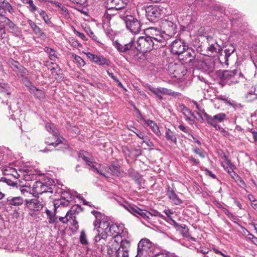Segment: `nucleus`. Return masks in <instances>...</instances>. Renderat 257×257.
<instances>
[{"label":"nucleus","mask_w":257,"mask_h":257,"mask_svg":"<svg viewBox=\"0 0 257 257\" xmlns=\"http://www.w3.org/2000/svg\"><path fill=\"white\" fill-rule=\"evenodd\" d=\"M165 39L160 34H152V36L140 37L133 48L143 53L150 52L153 49H159L166 46Z\"/></svg>","instance_id":"nucleus-1"},{"label":"nucleus","mask_w":257,"mask_h":257,"mask_svg":"<svg viewBox=\"0 0 257 257\" xmlns=\"http://www.w3.org/2000/svg\"><path fill=\"white\" fill-rule=\"evenodd\" d=\"M107 246V253L110 257H128L130 242L122 239L121 236H117L110 240Z\"/></svg>","instance_id":"nucleus-2"},{"label":"nucleus","mask_w":257,"mask_h":257,"mask_svg":"<svg viewBox=\"0 0 257 257\" xmlns=\"http://www.w3.org/2000/svg\"><path fill=\"white\" fill-rule=\"evenodd\" d=\"M119 17L125 23L126 28L131 33L138 34L141 30V22L134 16L131 15V13L127 10H122L118 12Z\"/></svg>","instance_id":"nucleus-3"},{"label":"nucleus","mask_w":257,"mask_h":257,"mask_svg":"<svg viewBox=\"0 0 257 257\" xmlns=\"http://www.w3.org/2000/svg\"><path fill=\"white\" fill-rule=\"evenodd\" d=\"M156 247L149 239H141L138 244L136 257H152L156 253Z\"/></svg>","instance_id":"nucleus-4"},{"label":"nucleus","mask_w":257,"mask_h":257,"mask_svg":"<svg viewBox=\"0 0 257 257\" xmlns=\"http://www.w3.org/2000/svg\"><path fill=\"white\" fill-rule=\"evenodd\" d=\"M161 28L162 32H157L155 30L156 34H160L165 40L166 45L167 44V41L170 37H173L177 32V26L172 21L168 19H163L161 22Z\"/></svg>","instance_id":"nucleus-5"},{"label":"nucleus","mask_w":257,"mask_h":257,"mask_svg":"<svg viewBox=\"0 0 257 257\" xmlns=\"http://www.w3.org/2000/svg\"><path fill=\"white\" fill-rule=\"evenodd\" d=\"M220 77L226 83L231 85L239 82H243L245 78L241 72L237 69L224 70Z\"/></svg>","instance_id":"nucleus-6"},{"label":"nucleus","mask_w":257,"mask_h":257,"mask_svg":"<svg viewBox=\"0 0 257 257\" xmlns=\"http://www.w3.org/2000/svg\"><path fill=\"white\" fill-rule=\"evenodd\" d=\"M25 206L28 209L29 214L34 216L39 214L44 208L45 203L39 199V196L31 199L25 200Z\"/></svg>","instance_id":"nucleus-7"},{"label":"nucleus","mask_w":257,"mask_h":257,"mask_svg":"<svg viewBox=\"0 0 257 257\" xmlns=\"http://www.w3.org/2000/svg\"><path fill=\"white\" fill-rule=\"evenodd\" d=\"M202 38H206V45L203 46L204 47L203 55L207 56H212L216 55L218 53H220V51H222V49L220 46L216 43H211V41L213 40V39L210 36L207 37H201Z\"/></svg>","instance_id":"nucleus-8"},{"label":"nucleus","mask_w":257,"mask_h":257,"mask_svg":"<svg viewBox=\"0 0 257 257\" xmlns=\"http://www.w3.org/2000/svg\"><path fill=\"white\" fill-rule=\"evenodd\" d=\"M122 205L126 210L132 214L136 216H140L143 218L146 219L148 221H149L150 220V215H151L150 212L145 210L141 209L137 206L133 204H130L127 202H124Z\"/></svg>","instance_id":"nucleus-9"},{"label":"nucleus","mask_w":257,"mask_h":257,"mask_svg":"<svg viewBox=\"0 0 257 257\" xmlns=\"http://www.w3.org/2000/svg\"><path fill=\"white\" fill-rule=\"evenodd\" d=\"M166 10L157 6H150L146 9V15L150 21H155L157 18H161L165 14Z\"/></svg>","instance_id":"nucleus-10"},{"label":"nucleus","mask_w":257,"mask_h":257,"mask_svg":"<svg viewBox=\"0 0 257 257\" xmlns=\"http://www.w3.org/2000/svg\"><path fill=\"white\" fill-rule=\"evenodd\" d=\"M204 116L207 123L211 126L215 128L216 130L219 129L220 126L218 123L223 122L226 119V114L224 113L220 112L213 116L208 114L203 110Z\"/></svg>","instance_id":"nucleus-11"},{"label":"nucleus","mask_w":257,"mask_h":257,"mask_svg":"<svg viewBox=\"0 0 257 257\" xmlns=\"http://www.w3.org/2000/svg\"><path fill=\"white\" fill-rule=\"evenodd\" d=\"M33 191L35 197H37L43 193L50 192L52 193L53 190L50 184L43 183L41 181H36L33 186Z\"/></svg>","instance_id":"nucleus-12"},{"label":"nucleus","mask_w":257,"mask_h":257,"mask_svg":"<svg viewBox=\"0 0 257 257\" xmlns=\"http://www.w3.org/2000/svg\"><path fill=\"white\" fill-rule=\"evenodd\" d=\"M149 89L152 93L157 95L160 100L163 99L162 95H168L175 97L178 96L180 95V93L179 92H174L171 89L164 87L154 88L149 86Z\"/></svg>","instance_id":"nucleus-13"},{"label":"nucleus","mask_w":257,"mask_h":257,"mask_svg":"<svg viewBox=\"0 0 257 257\" xmlns=\"http://www.w3.org/2000/svg\"><path fill=\"white\" fill-rule=\"evenodd\" d=\"M169 72L174 74L175 77H180L185 75L186 70L185 67L180 64L170 63L168 66Z\"/></svg>","instance_id":"nucleus-14"},{"label":"nucleus","mask_w":257,"mask_h":257,"mask_svg":"<svg viewBox=\"0 0 257 257\" xmlns=\"http://www.w3.org/2000/svg\"><path fill=\"white\" fill-rule=\"evenodd\" d=\"M186 48H187V45H185L183 41L180 39H176L171 44V53L178 56Z\"/></svg>","instance_id":"nucleus-15"},{"label":"nucleus","mask_w":257,"mask_h":257,"mask_svg":"<svg viewBox=\"0 0 257 257\" xmlns=\"http://www.w3.org/2000/svg\"><path fill=\"white\" fill-rule=\"evenodd\" d=\"M195 56L196 53L194 50L187 46V48L178 56V58L185 63H191L194 61Z\"/></svg>","instance_id":"nucleus-16"},{"label":"nucleus","mask_w":257,"mask_h":257,"mask_svg":"<svg viewBox=\"0 0 257 257\" xmlns=\"http://www.w3.org/2000/svg\"><path fill=\"white\" fill-rule=\"evenodd\" d=\"M127 0H106V8L107 9L119 10L121 11L122 10H126L125 6L126 5Z\"/></svg>","instance_id":"nucleus-17"},{"label":"nucleus","mask_w":257,"mask_h":257,"mask_svg":"<svg viewBox=\"0 0 257 257\" xmlns=\"http://www.w3.org/2000/svg\"><path fill=\"white\" fill-rule=\"evenodd\" d=\"M87 57L94 63L99 65H106L109 66L110 61L109 60L107 59L102 55H96L93 54L91 53L90 52H88L86 54Z\"/></svg>","instance_id":"nucleus-18"},{"label":"nucleus","mask_w":257,"mask_h":257,"mask_svg":"<svg viewBox=\"0 0 257 257\" xmlns=\"http://www.w3.org/2000/svg\"><path fill=\"white\" fill-rule=\"evenodd\" d=\"M10 64L11 68L17 73L18 76L25 79L24 76L27 74L28 71L24 67L21 65L19 62L15 61L13 59L10 61Z\"/></svg>","instance_id":"nucleus-19"},{"label":"nucleus","mask_w":257,"mask_h":257,"mask_svg":"<svg viewBox=\"0 0 257 257\" xmlns=\"http://www.w3.org/2000/svg\"><path fill=\"white\" fill-rule=\"evenodd\" d=\"M123 228L124 226L122 224L118 225L114 224L110 225L108 230V236H112V237L108 239L109 240V241H110V240H112L115 236H121L120 233H123Z\"/></svg>","instance_id":"nucleus-20"},{"label":"nucleus","mask_w":257,"mask_h":257,"mask_svg":"<svg viewBox=\"0 0 257 257\" xmlns=\"http://www.w3.org/2000/svg\"><path fill=\"white\" fill-rule=\"evenodd\" d=\"M134 40L132 39L131 41L126 44H121L118 40L113 42V45L119 53H126L134 47Z\"/></svg>","instance_id":"nucleus-21"},{"label":"nucleus","mask_w":257,"mask_h":257,"mask_svg":"<svg viewBox=\"0 0 257 257\" xmlns=\"http://www.w3.org/2000/svg\"><path fill=\"white\" fill-rule=\"evenodd\" d=\"M137 111L139 115L138 118H139L141 121L144 122L145 124H146L147 126H149L155 134L159 135L160 133V131L157 124L153 120H146L143 117L139 109H137Z\"/></svg>","instance_id":"nucleus-22"},{"label":"nucleus","mask_w":257,"mask_h":257,"mask_svg":"<svg viewBox=\"0 0 257 257\" xmlns=\"http://www.w3.org/2000/svg\"><path fill=\"white\" fill-rule=\"evenodd\" d=\"M24 201L21 196H9L7 199L6 204L11 208H16L22 205Z\"/></svg>","instance_id":"nucleus-23"},{"label":"nucleus","mask_w":257,"mask_h":257,"mask_svg":"<svg viewBox=\"0 0 257 257\" xmlns=\"http://www.w3.org/2000/svg\"><path fill=\"white\" fill-rule=\"evenodd\" d=\"M0 98H2L3 96H4L6 98V100H2V102L7 104L11 92L9 84L4 82L3 80H2V82H0Z\"/></svg>","instance_id":"nucleus-24"},{"label":"nucleus","mask_w":257,"mask_h":257,"mask_svg":"<svg viewBox=\"0 0 257 257\" xmlns=\"http://www.w3.org/2000/svg\"><path fill=\"white\" fill-rule=\"evenodd\" d=\"M107 237L105 234L98 233L94 237V244L100 251H102L106 246Z\"/></svg>","instance_id":"nucleus-25"},{"label":"nucleus","mask_w":257,"mask_h":257,"mask_svg":"<svg viewBox=\"0 0 257 257\" xmlns=\"http://www.w3.org/2000/svg\"><path fill=\"white\" fill-rule=\"evenodd\" d=\"M80 209V206L78 205H75L73 206L71 209L68 211L64 217H58L59 221L63 223H67L69 220V217H74V214L76 212H78V209Z\"/></svg>","instance_id":"nucleus-26"},{"label":"nucleus","mask_w":257,"mask_h":257,"mask_svg":"<svg viewBox=\"0 0 257 257\" xmlns=\"http://www.w3.org/2000/svg\"><path fill=\"white\" fill-rule=\"evenodd\" d=\"M110 225L109 222L105 219V220H102L101 222H99L96 229H97L98 233L102 235L105 234V235L108 236V230Z\"/></svg>","instance_id":"nucleus-27"},{"label":"nucleus","mask_w":257,"mask_h":257,"mask_svg":"<svg viewBox=\"0 0 257 257\" xmlns=\"http://www.w3.org/2000/svg\"><path fill=\"white\" fill-rule=\"evenodd\" d=\"M61 199L60 204L63 206H67L70 202L73 199V196L67 191H63L61 194Z\"/></svg>","instance_id":"nucleus-28"},{"label":"nucleus","mask_w":257,"mask_h":257,"mask_svg":"<svg viewBox=\"0 0 257 257\" xmlns=\"http://www.w3.org/2000/svg\"><path fill=\"white\" fill-rule=\"evenodd\" d=\"M28 23L35 34L39 38H44L46 37L45 33L32 20H29Z\"/></svg>","instance_id":"nucleus-29"},{"label":"nucleus","mask_w":257,"mask_h":257,"mask_svg":"<svg viewBox=\"0 0 257 257\" xmlns=\"http://www.w3.org/2000/svg\"><path fill=\"white\" fill-rule=\"evenodd\" d=\"M30 91L31 93L34 94L37 98L40 100L44 99L45 98V92L42 90L38 89L34 86L31 85Z\"/></svg>","instance_id":"nucleus-30"},{"label":"nucleus","mask_w":257,"mask_h":257,"mask_svg":"<svg viewBox=\"0 0 257 257\" xmlns=\"http://www.w3.org/2000/svg\"><path fill=\"white\" fill-rule=\"evenodd\" d=\"M91 213L95 217V221L93 223V225L94 227V229H96L98 225L99 224V222H101L102 220H105V216L102 214L100 212L95 210L92 211Z\"/></svg>","instance_id":"nucleus-31"},{"label":"nucleus","mask_w":257,"mask_h":257,"mask_svg":"<svg viewBox=\"0 0 257 257\" xmlns=\"http://www.w3.org/2000/svg\"><path fill=\"white\" fill-rule=\"evenodd\" d=\"M131 127L137 131V132H135V133L137 135V136L138 137L142 139L143 140V142L146 144V145L148 147H152L154 146L153 142L148 138V137L147 136H145L142 132L135 128V127Z\"/></svg>","instance_id":"nucleus-32"},{"label":"nucleus","mask_w":257,"mask_h":257,"mask_svg":"<svg viewBox=\"0 0 257 257\" xmlns=\"http://www.w3.org/2000/svg\"><path fill=\"white\" fill-rule=\"evenodd\" d=\"M167 195L175 205H179L182 203V201L177 196L173 189H170V188L168 189Z\"/></svg>","instance_id":"nucleus-33"},{"label":"nucleus","mask_w":257,"mask_h":257,"mask_svg":"<svg viewBox=\"0 0 257 257\" xmlns=\"http://www.w3.org/2000/svg\"><path fill=\"white\" fill-rule=\"evenodd\" d=\"M111 174L116 176H120L122 175L119 166L117 164H111L108 167Z\"/></svg>","instance_id":"nucleus-34"},{"label":"nucleus","mask_w":257,"mask_h":257,"mask_svg":"<svg viewBox=\"0 0 257 257\" xmlns=\"http://www.w3.org/2000/svg\"><path fill=\"white\" fill-rule=\"evenodd\" d=\"M225 160L222 163L223 168L227 171V173L229 171H233L236 169V167L229 160L226 156H224Z\"/></svg>","instance_id":"nucleus-35"},{"label":"nucleus","mask_w":257,"mask_h":257,"mask_svg":"<svg viewBox=\"0 0 257 257\" xmlns=\"http://www.w3.org/2000/svg\"><path fill=\"white\" fill-rule=\"evenodd\" d=\"M120 12L119 10H116V9H107V11L104 14V17L107 19L108 20H110L112 16L118 17V12Z\"/></svg>","instance_id":"nucleus-36"},{"label":"nucleus","mask_w":257,"mask_h":257,"mask_svg":"<svg viewBox=\"0 0 257 257\" xmlns=\"http://www.w3.org/2000/svg\"><path fill=\"white\" fill-rule=\"evenodd\" d=\"M174 223L175 224L176 228L177 229H181V233L183 236H185L186 237H189V230L185 225L178 224L175 221H174Z\"/></svg>","instance_id":"nucleus-37"},{"label":"nucleus","mask_w":257,"mask_h":257,"mask_svg":"<svg viewBox=\"0 0 257 257\" xmlns=\"http://www.w3.org/2000/svg\"><path fill=\"white\" fill-rule=\"evenodd\" d=\"M203 70L207 73L213 71L214 67L212 63L210 61H203L201 63Z\"/></svg>","instance_id":"nucleus-38"},{"label":"nucleus","mask_w":257,"mask_h":257,"mask_svg":"<svg viewBox=\"0 0 257 257\" xmlns=\"http://www.w3.org/2000/svg\"><path fill=\"white\" fill-rule=\"evenodd\" d=\"M44 51L49 55V58L52 61H55L57 59L56 52L53 49L46 47L44 49Z\"/></svg>","instance_id":"nucleus-39"},{"label":"nucleus","mask_w":257,"mask_h":257,"mask_svg":"<svg viewBox=\"0 0 257 257\" xmlns=\"http://www.w3.org/2000/svg\"><path fill=\"white\" fill-rule=\"evenodd\" d=\"M46 130L53 135V138L55 139L57 137L58 131L54 126V125L51 123L47 122L46 124Z\"/></svg>","instance_id":"nucleus-40"},{"label":"nucleus","mask_w":257,"mask_h":257,"mask_svg":"<svg viewBox=\"0 0 257 257\" xmlns=\"http://www.w3.org/2000/svg\"><path fill=\"white\" fill-rule=\"evenodd\" d=\"M165 137L167 140L170 141L174 144L177 143V138L174 133L170 129L167 130L165 133Z\"/></svg>","instance_id":"nucleus-41"},{"label":"nucleus","mask_w":257,"mask_h":257,"mask_svg":"<svg viewBox=\"0 0 257 257\" xmlns=\"http://www.w3.org/2000/svg\"><path fill=\"white\" fill-rule=\"evenodd\" d=\"M127 174L128 176L131 177L134 181L142 176L138 172L136 171L132 168H130L128 170Z\"/></svg>","instance_id":"nucleus-42"},{"label":"nucleus","mask_w":257,"mask_h":257,"mask_svg":"<svg viewBox=\"0 0 257 257\" xmlns=\"http://www.w3.org/2000/svg\"><path fill=\"white\" fill-rule=\"evenodd\" d=\"M235 49L232 45L229 46L224 50L225 61H228L229 57L235 51Z\"/></svg>","instance_id":"nucleus-43"},{"label":"nucleus","mask_w":257,"mask_h":257,"mask_svg":"<svg viewBox=\"0 0 257 257\" xmlns=\"http://www.w3.org/2000/svg\"><path fill=\"white\" fill-rule=\"evenodd\" d=\"M72 58L75 63H77L80 66H83L85 65V62L82 58L80 56L73 54L72 55Z\"/></svg>","instance_id":"nucleus-44"},{"label":"nucleus","mask_w":257,"mask_h":257,"mask_svg":"<svg viewBox=\"0 0 257 257\" xmlns=\"http://www.w3.org/2000/svg\"><path fill=\"white\" fill-rule=\"evenodd\" d=\"M180 107L181 111L186 117L189 118L193 115L192 112L184 105H181Z\"/></svg>","instance_id":"nucleus-45"},{"label":"nucleus","mask_w":257,"mask_h":257,"mask_svg":"<svg viewBox=\"0 0 257 257\" xmlns=\"http://www.w3.org/2000/svg\"><path fill=\"white\" fill-rule=\"evenodd\" d=\"M24 4H27L29 5L28 8L30 11L32 13L35 12L37 10V7L34 4L33 1L32 0H26Z\"/></svg>","instance_id":"nucleus-46"},{"label":"nucleus","mask_w":257,"mask_h":257,"mask_svg":"<svg viewBox=\"0 0 257 257\" xmlns=\"http://www.w3.org/2000/svg\"><path fill=\"white\" fill-rule=\"evenodd\" d=\"M39 15H40V16L42 18V19L44 20V21H45V22L48 24V25H50V24H52V22L50 20V19H49L48 16L46 14V12L43 10H41L39 12Z\"/></svg>","instance_id":"nucleus-47"},{"label":"nucleus","mask_w":257,"mask_h":257,"mask_svg":"<svg viewBox=\"0 0 257 257\" xmlns=\"http://www.w3.org/2000/svg\"><path fill=\"white\" fill-rule=\"evenodd\" d=\"M70 1L78 6L85 7L87 5V0H70Z\"/></svg>","instance_id":"nucleus-48"},{"label":"nucleus","mask_w":257,"mask_h":257,"mask_svg":"<svg viewBox=\"0 0 257 257\" xmlns=\"http://www.w3.org/2000/svg\"><path fill=\"white\" fill-rule=\"evenodd\" d=\"M3 5H4L3 8L5 11L6 10L11 14H12L14 12V8L9 2L5 3V4Z\"/></svg>","instance_id":"nucleus-49"},{"label":"nucleus","mask_w":257,"mask_h":257,"mask_svg":"<svg viewBox=\"0 0 257 257\" xmlns=\"http://www.w3.org/2000/svg\"><path fill=\"white\" fill-rule=\"evenodd\" d=\"M206 45V42H202L201 44H194V46L196 48L197 51L199 52L201 54L203 55L204 51V47H203V46Z\"/></svg>","instance_id":"nucleus-50"},{"label":"nucleus","mask_w":257,"mask_h":257,"mask_svg":"<svg viewBox=\"0 0 257 257\" xmlns=\"http://www.w3.org/2000/svg\"><path fill=\"white\" fill-rule=\"evenodd\" d=\"M192 151L196 154L199 155L202 158H204L205 157V153L202 150L198 148H195L192 150Z\"/></svg>","instance_id":"nucleus-51"},{"label":"nucleus","mask_w":257,"mask_h":257,"mask_svg":"<svg viewBox=\"0 0 257 257\" xmlns=\"http://www.w3.org/2000/svg\"><path fill=\"white\" fill-rule=\"evenodd\" d=\"M152 257H175V256L169 254L164 252H156Z\"/></svg>","instance_id":"nucleus-52"},{"label":"nucleus","mask_w":257,"mask_h":257,"mask_svg":"<svg viewBox=\"0 0 257 257\" xmlns=\"http://www.w3.org/2000/svg\"><path fill=\"white\" fill-rule=\"evenodd\" d=\"M92 168L94 170V171H96L97 173L105 177H108V176L104 173L103 170L100 167L99 168H97L94 165H92Z\"/></svg>","instance_id":"nucleus-53"},{"label":"nucleus","mask_w":257,"mask_h":257,"mask_svg":"<svg viewBox=\"0 0 257 257\" xmlns=\"http://www.w3.org/2000/svg\"><path fill=\"white\" fill-rule=\"evenodd\" d=\"M61 142L62 141L59 138H57V140L55 142L51 140H48L45 141V144H48V145H52L55 147L60 144Z\"/></svg>","instance_id":"nucleus-54"},{"label":"nucleus","mask_w":257,"mask_h":257,"mask_svg":"<svg viewBox=\"0 0 257 257\" xmlns=\"http://www.w3.org/2000/svg\"><path fill=\"white\" fill-rule=\"evenodd\" d=\"M80 241L82 244H86L87 243V241L86 240V236L83 230L80 233Z\"/></svg>","instance_id":"nucleus-55"},{"label":"nucleus","mask_w":257,"mask_h":257,"mask_svg":"<svg viewBox=\"0 0 257 257\" xmlns=\"http://www.w3.org/2000/svg\"><path fill=\"white\" fill-rule=\"evenodd\" d=\"M134 181L136 183V184L138 185V187L139 189H141L143 187L142 183L143 182V179L142 176H140L137 179L135 180Z\"/></svg>","instance_id":"nucleus-56"},{"label":"nucleus","mask_w":257,"mask_h":257,"mask_svg":"<svg viewBox=\"0 0 257 257\" xmlns=\"http://www.w3.org/2000/svg\"><path fill=\"white\" fill-rule=\"evenodd\" d=\"M236 182L240 184V185H242L243 186H245L246 184L244 181L241 179V178L239 176H236V177L234 179Z\"/></svg>","instance_id":"nucleus-57"},{"label":"nucleus","mask_w":257,"mask_h":257,"mask_svg":"<svg viewBox=\"0 0 257 257\" xmlns=\"http://www.w3.org/2000/svg\"><path fill=\"white\" fill-rule=\"evenodd\" d=\"M248 238L251 240L254 244L257 245V237H255L250 232H248Z\"/></svg>","instance_id":"nucleus-58"},{"label":"nucleus","mask_w":257,"mask_h":257,"mask_svg":"<svg viewBox=\"0 0 257 257\" xmlns=\"http://www.w3.org/2000/svg\"><path fill=\"white\" fill-rule=\"evenodd\" d=\"M76 213L74 214V217H69V220L72 219V222L71 223L72 225L75 227V228L77 229L78 228V222L76 220Z\"/></svg>","instance_id":"nucleus-59"},{"label":"nucleus","mask_w":257,"mask_h":257,"mask_svg":"<svg viewBox=\"0 0 257 257\" xmlns=\"http://www.w3.org/2000/svg\"><path fill=\"white\" fill-rule=\"evenodd\" d=\"M6 13H1V14H0V22L1 23H6V22L7 21H8V19L9 18H8L7 17H6L5 16V14Z\"/></svg>","instance_id":"nucleus-60"},{"label":"nucleus","mask_w":257,"mask_h":257,"mask_svg":"<svg viewBox=\"0 0 257 257\" xmlns=\"http://www.w3.org/2000/svg\"><path fill=\"white\" fill-rule=\"evenodd\" d=\"M6 24L9 26V27L12 29H15L16 27V25L9 19H8V21H7Z\"/></svg>","instance_id":"nucleus-61"},{"label":"nucleus","mask_w":257,"mask_h":257,"mask_svg":"<svg viewBox=\"0 0 257 257\" xmlns=\"http://www.w3.org/2000/svg\"><path fill=\"white\" fill-rule=\"evenodd\" d=\"M88 35L93 40L96 41L98 43H100L99 41L97 40V37L94 34V33L91 30H89V32H88Z\"/></svg>","instance_id":"nucleus-62"},{"label":"nucleus","mask_w":257,"mask_h":257,"mask_svg":"<svg viewBox=\"0 0 257 257\" xmlns=\"http://www.w3.org/2000/svg\"><path fill=\"white\" fill-rule=\"evenodd\" d=\"M188 159L190 163H194L195 165H198L200 162L198 160L195 159L192 156L189 157Z\"/></svg>","instance_id":"nucleus-63"},{"label":"nucleus","mask_w":257,"mask_h":257,"mask_svg":"<svg viewBox=\"0 0 257 257\" xmlns=\"http://www.w3.org/2000/svg\"><path fill=\"white\" fill-rule=\"evenodd\" d=\"M247 98H250L251 100L256 99H257V93H249L247 96Z\"/></svg>","instance_id":"nucleus-64"}]
</instances>
